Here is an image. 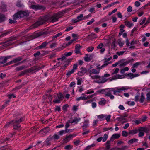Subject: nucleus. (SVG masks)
I'll return each mask as SVG.
<instances>
[{
    "instance_id": "obj_1",
    "label": "nucleus",
    "mask_w": 150,
    "mask_h": 150,
    "mask_svg": "<svg viewBox=\"0 0 150 150\" xmlns=\"http://www.w3.org/2000/svg\"><path fill=\"white\" fill-rule=\"evenodd\" d=\"M61 14L58 13L54 14L51 16H47L45 18H40L38 21L32 25L31 28H37L39 25L44 24L46 21L52 23L58 21V19L61 17Z\"/></svg>"
},
{
    "instance_id": "obj_2",
    "label": "nucleus",
    "mask_w": 150,
    "mask_h": 150,
    "mask_svg": "<svg viewBox=\"0 0 150 150\" xmlns=\"http://www.w3.org/2000/svg\"><path fill=\"white\" fill-rule=\"evenodd\" d=\"M130 89L128 86H123L121 87H116L110 89V91L105 93V96L106 97H109L111 99H113L114 96L111 94V92L113 91V94L115 95L118 94V93H122V91L125 92L126 91Z\"/></svg>"
},
{
    "instance_id": "obj_3",
    "label": "nucleus",
    "mask_w": 150,
    "mask_h": 150,
    "mask_svg": "<svg viewBox=\"0 0 150 150\" xmlns=\"http://www.w3.org/2000/svg\"><path fill=\"white\" fill-rule=\"evenodd\" d=\"M24 120V119L23 117H21L18 120H13L10 122H7L4 126V128H7L10 127V125H12L13 126L14 129H18L20 127L19 123L23 120Z\"/></svg>"
},
{
    "instance_id": "obj_4",
    "label": "nucleus",
    "mask_w": 150,
    "mask_h": 150,
    "mask_svg": "<svg viewBox=\"0 0 150 150\" xmlns=\"http://www.w3.org/2000/svg\"><path fill=\"white\" fill-rule=\"evenodd\" d=\"M29 14V12L28 11H20L13 15V18L14 19H17L24 16H28Z\"/></svg>"
},
{
    "instance_id": "obj_5",
    "label": "nucleus",
    "mask_w": 150,
    "mask_h": 150,
    "mask_svg": "<svg viewBox=\"0 0 150 150\" xmlns=\"http://www.w3.org/2000/svg\"><path fill=\"white\" fill-rule=\"evenodd\" d=\"M89 73V76L92 79H100L101 78L100 76L97 75L99 73V71H97L96 69H93L89 70L88 71Z\"/></svg>"
},
{
    "instance_id": "obj_6",
    "label": "nucleus",
    "mask_w": 150,
    "mask_h": 150,
    "mask_svg": "<svg viewBox=\"0 0 150 150\" xmlns=\"http://www.w3.org/2000/svg\"><path fill=\"white\" fill-rule=\"evenodd\" d=\"M134 61V59L132 58L127 60L123 59H122L119 61V63L120 64V67L125 66L127 64Z\"/></svg>"
},
{
    "instance_id": "obj_7",
    "label": "nucleus",
    "mask_w": 150,
    "mask_h": 150,
    "mask_svg": "<svg viewBox=\"0 0 150 150\" xmlns=\"http://www.w3.org/2000/svg\"><path fill=\"white\" fill-rule=\"evenodd\" d=\"M16 37L14 36H12L8 38L3 43L6 44V45L7 46H9L12 45L13 43L11 42L16 40Z\"/></svg>"
},
{
    "instance_id": "obj_8",
    "label": "nucleus",
    "mask_w": 150,
    "mask_h": 150,
    "mask_svg": "<svg viewBox=\"0 0 150 150\" xmlns=\"http://www.w3.org/2000/svg\"><path fill=\"white\" fill-rule=\"evenodd\" d=\"M30 8L33 9L39 10L43 9L44 10L45 9V8L43 6L40 5H32L30 7Z\"/></svg>"
},
{
    "instance_id": "obj_9",
    "label": "nucleus",
    "mask_w": 150,
    "mask_h": 150,
    "mask_svg": "<svg viewBox=\"0 0 150 150\" xmlns=\"http://www.w3.org/2000/svg\"><path fill=\"white\" fill-rule=\"evenodd\" d=\"M83 14H80L77 17L76 19L73 20V22L74 23H75L83 20H84L83 19Z\"/></svg>"
},
{
    "instance_id": "obj_10",
    "label": "nucleus",
    "mask_w": 150,
    "mask_h": 150,
    "mask_svg": "<svg viewBox=\"0 0 150 150\" xmlns=\"http://www.w3.org/2000/svg\"><path fill=\"white\" fill-rule=\"evenodd\" d=\"M58 99H55L53 100V102L55 103H58L60 102V100H61L63 97V95L60 93L59 94L57 95Z\"/></svg>"
},
{
    "instance_id": "obj_11",
    "label": "nucleus",
    "mask_w": 150,
    "mask_h": 150,
    "mask_svg": "<svg viewBox=\"0 0 150 150\" xmlns=\"http://www.w3.org/2000/svg\"><path fill=\"white\" fill-rule=\"evenodd\" d=\"M82 48V47L79 44H76L75 46V53L76 54H81L80 50Z\"/></svg>"
},
{
    "instance_id": "obj_12",
    "label": "nucleus",
    "mask_w": 150,
    "mask_h": 150,
    "mask_svg": "<svg viewBox=\"0 0 150 150\" xmlns=\"http://www.w3.org/2000/svg\"><path fill=\"white\" fill-rule=\"evenodd\" d=\"M52 140L51 136H49L44 142V145L48 146L51 144V141Z\"/></svg>"
},
{
    "instance_id": "obj_13",
    "label": "nucleus",
    "mask_w": 150,
    "mask_h": 150,
    "mask_svg": "<svg viewBox=\"0 0 150 150\" xmlns=\"http://www.w3.org/2000/svg\"><path fill=\"white\" fill-rule=\"evenodd\" d=\"M87 72V70L85 68L82 67L80 69V71L78 73L79 75L82 76L84 74Z\"/></svg>"
},
{
    "instance_id": "obj_14",
    "label": "nucleus",
    "mask_w": 150,
    "mask_h": 150,
    "mask_svg": "<svg viewBox=\"0 0 150 150\" xmlns=\"http://www.w3.org/2000/svg\"><path fill=\"white\" fill-rule=\"evenodd\" d=\"M48 43L46 41H45L42 42L40 46H38L36 47L37 49H42L45 48L46 46L48 44Z\"/></svg>"
},
{
    "instance_id": "obj_15",
    "label": "nucleus",
    "mask_w": 150,
    "mask_h": 150,
    "mask_svg": "<svg viewBox=\"0 0 150 150\" xmlns=\"http://www.w3.org/2000/svg\"><path fill=\"white\" fill-rule=\"evenodd\" d=\"M112 59V57H110L108 59L107 58H105L103 59V60H104L105 61L104 62V64L103 65L104 67H105L106 66L108 65L110 63L108 62L111 59Z\"/></svg>"
},
{
    "instance_id": "obj_16",
    "label": "nucleus",
    "mask_w": 150,
    "mask_h": 150,
    "mask_svg": "<svg viewBox=\"0 0 150 150\" xmlns=\"http://www.w3.org/2000/svg\"><path fill=\"white\" fill-rule=\"evenodd\" d=\"M107 81V79L103 76H102V80H99L98 81H95L98 83H103Z\"/></svg>"
},
{
    "instance_id": "obj_17",
    "label": "nucleus",
    "mask_w": 150,
    "mask_h": 150,
    "mask_svg": "<svg viewBox=\"0 0 150 150\" xmlns=\"http://www.w3.org/2000/svg\"><path fill=\"white\" fill-rule=\"evenodd\" d=\"M84 60L86 62H89L90 61L92 58L91 55L89 56L87 54H86L84 57Z\"/></svg>"
},
{
    "instance_id": "obj_18",
    "label": "nucleus",
    "mask_w": 150,
    "mask_h": 150,
    "mask_svg": "<svg viewBox=\"0 0 150 150\" xmlns=\"http://www.w3.org/2000/svg\"><path fill=\"white\" fill-rule=\"evenodd\" d=\"M138 140L137 139L133 138L132 139L128 142V144L129 145L132 144L134 143H135L137 142Z\"/></svg>"
},
{
    "instance_id": "obj_19",
    "label": "nucleus",
    "mask_w": 150,
    "mask_h": 150,
    "mask_svg": "<svg viewBox=\"0 0 150 150\" xmlns=\"http://www.w3.org/2000/svg\"><path fill=\"white\" fill-rule=\"evenodd\" d=\"M73 135L70 134L69 135H67L65 139H64V141L66 142L69 141L73 138Z\"/></svg>"
},
{
    "instance_id": "obj_20",
    "label": "nucleus",
    "mask_w": 150,
    "mask_h": 150,
    "mask_svg": "<svg viewBox=\"0 0 150 150\" xmlns=\"http://www.w3.org/2000/svg\"><path fill=\"white\" fill-rule=\"evenodd\" d=\"M120 137V135L118 134H114L112 136L111 139H118Z\"/></svg>"
},
{
    "instance_id": "obj_21",
    "label": "nucleus",
    "mask_w": 150,
    "mask_h": 150,
    "mask_svg": "<svg viewBox=\"0 0 150 150\" xmlns=\"http://www.w3.org/2000/svg\"><path fill=\"white\" fill-rule=\"evenodd\" d=\"M22 56L18 57L13 60V63H16L19 62L23 59Z\"/></svg>"
},
{
    "instance_id": "obj_22",
    "label": "nucleus",
    "mask_w": 150,
    "mask_h": 150,
    "mask_svg": "<svg viewBox=\"0 0 150 150\" xmlns=\"http://www.w3.org/2000/svg\"><path fill=\"white\" fill-rule=\"evenodd\" d=\"M42 67L40 66L34 67H31L30 69V71H33L34 70L38 71L40 70Z\"/></svg>"
},
{
    "instance_id": "obj_23",
    "label": "nucleus",
    "mask_w": 150,
    "mask_h": 150,
    "mask_svg": "<svg viewBox=\"0 0 150 150\" xmlns=\"http://www.w3.org/2000/svg\"><path fill=\"white\" fill-rule=\"evenodd\" d=\"M3 60L0 61V64H4L7 61V60L4 57V56H1L0 57V60Z\"/></svg>"
},
{
    "instance_id": "obj_24",
    "label": "nucleus",
    "mask_w": 150,
    "mask_h": 150,
    "mask_svg": "<svg viewBox=\"0 0 150 150\" xmlns=\"http://www.w3.org/2000/svg\"><path fill=\"white\" fill-rule=\"evenodd\" d=\"M106 103V100L104 98H102L101 100L99 102V104L101 105H104Z\"/></svg>"
},
{
    "instance_id": "obj_25",
    "label": "nucleus",
    "mask_w": 150,
    "mask_h": 150,
    "mask_svg": "<svg viewBox=\"0 0 150 150\" xmlns=\"http://www.w3.org/2000/svg\"><path fill=\"white\" fill-rule=\"evenodd\" d=\"M30 71V69H28L27 70H25L21 72V73L20 74L19 76H23L24 75V74H25L29 72Z\"/></svg>"
},
{
    "instance_id": "obj_26",
    "label": "nucleus",
    "mask_w": 150,
    "mask_h": 150,
    "mask_svg": "<svg viewBox=\"0 0 150 150\" xmlns=\"http://www.w3.org/2000/svg\"><path fill=\"white\" fill-rule=\"evenodd\" d=\"M143 147L141 148H138L137 150H144L148 148V146L146 143L143 144Z\"/></svg>"
},
{
    "instance_id": "obj_27",
    "label": "nucleus",
    "mask_w": 150,
    "mask_h": 150,
    "mask_svg": "<svg viewBox=\"0 0 150 150\" xmlns=\"http://www.w3.org/2000/svg\"><path fill=\"white\" fill-rule=\"evenodd\" d=\"M145 100V98L144 96L143 93H142L141 95L139 101L141 103H143Z\"/></svg>"
},
{
    "instance_id": "obj_28",
    "label": "nucleus",
    "mask_w": 150,
    "mask_h": 150,
    "mask_svg": "<svg viewBox=\"0 0 150 150\" xmlns=\"http://www.w3.org/2000/svg\"><path fill=\"white\" fill-rule=\"evenodd\" d=\"M125 23V25L129 28H130L134 25L133 23L130 21H126Z\"/></svg>"
},
{
    "instance_id": "obj_29",
    "label": "nucleus",
    "mask_w": 150,
    "mask_h": 150,
    "mask_svg": "<svg viewBox=\"0 0 150 150\" xmlns=\"http://www.w3.org/2000/svg\"><path fill=\"white\" fill-rule=\"evenodd\" d=\"M138 130L137 129L132 130L129 131V134L134 135L138 132Z\"/></svg>"
},
{
    "instance_id": "obj_30",
    "label": "nucleus",
    "mask_w": 150,
    "mask_h": 150,
    "mask_svg": "<svg viewBox=\"0 0 150 150\" xmlns=\"http://www.w3.org/2000/svg\"><path fill=\"white\" fill-rule=\"evenodd\" d=\"M81 120V118L79 117H74L73 120V123L74 122L75 124H77L78 122Z\"/></svg>"
},
{
    "instance_id": "obj_31",
    "label": "nucleus",
    "mask_w": 150,
    "mask_h": 150,
    "mask_svg": "<svg viewBox=\"0 0 150 150\" xmlns=\"http://www.w3.org/2000/svg\"><path fill=\"white\" fill-rule=\"evenodd\" d=\"M25 67V66L23 65L16 68V71H19L24 69Z\"/></svg>"
},
{
    "instance_id": "obj_32",
    "label": "nucleus",
    "mask_w": 150,
    "mask_h": 150,
    "mask_svg": "<svg viewBox=\"0 0 150 150\" xmlns=\"http://www.w3.org/2000/svg\"><path fill=\"white\" fill-rule=\"evenodd\" d=\"M69 132V131H66V130H62L59 131L58 132L59 135L60 136L62 135L63 134L67 133Z\"/></svg>"
},
{
    "instance_id": "obj_33",
    "label": "nucleus",
    "mask_w": 150,
    "mask_h": 150,
    "mask_svg": "<svg viewBox=\"0 0 150 150\" xmlns=\"http://www.w3.org/2000/svg\"><path fill=\"white\" fill-rule=\"evenodd\" d=\"M76 100L77 101H79L81 100H87V98H86V97L84 96H81L80 97L76 98Z\"/></svg>"
},
{
    "instance_id": "obj_34",
    "label": "nucleus",
    "mask_w": 150,
    "mask_h": 150,
    "mask_svg": "<svg viewBox=\"0 0 150 150\" xmlns=\"http://www.w3.org/2000/svg\"><path fill=\"white\" fill-rule=\"evenodd\" d=\"M98 117L100 121H102L105 120V115L103 114H101L98 116Z\"/></svg>"
},
{
    "instance_id": "obj_35",
    "label": "nucleus",
    "mask_w": 150,
    "mask_h": 150,
    "mask_svg": "<svg viewBox=\"0 0 150 150\" xmlns=\"http://www.w3.org/2000/svg\"><path fill=\"white\" fill-rule=\"evenodd\" d=\"M123 77L124 76L123 75L116 74L114 76V79H122Z\"/></svg>"
},
{
    "instance_id": "obj_36",
    "label": "nucleus",
    "mask_w": 150,
    "mask_h": 150,
    "mask_svg": "<svg viewBox=\"0 0 150 150\" xmlns=\"http://www.w3.org/2000/svg\"><path fill=\"white\" fill-rule=\"evenodd\" d=\"M52 139H54L55 140H57L59 139L60 137L59 135L54 134L53 136H51Z\"/></svg>"
},
{
    "instance_id": "obj_37",
    "label": "nucleus",
    "mask_w": 150,
    "mask_h": 150,
    "mask_svg": "<svg viewBox=\"0 0 150 150\" xmlns=\"http://www.w3.org/2000/svg\"><path fill=\"white\" fill-rule=\"evenodd\" d=\"M62 34V33L61 32H60L58 34L55 35L52 37V40H54L55 38H57L59 36H61Z\"/></svg>"
},
{
    "instance_id": "obj_38",
    "label": "nucleus",
    "mask_w": 150,
    "mask_h": 150,
    "mask_svg": "<svg viewBox=\"0 0 150 150\" xmlns=\"http://www.w3.org/2000/svg\"><path fill=\"white\" fill-rule=\"evenodd\" d=\"M5 17L2 14L0 15V22H2L5 20Z\"/></svg>"
},
{
    "instance_id": "obj_39",
    "label": "nucleus",
    "mask_w": 150,
    "mask_h": 150,
    "mask_svg": "<svg viewBox=\"0 0 150 150\" xmlns=\"http://www.w3.org/2000/svg\"><path fill=\"white\" fill-rule=\"evenodd\" d=\"M110 141H108L106 142V149H109L110 148Z\"/></svg>"
},
{
    "instance_id": "obj_40",
    "label": "nucleus",
    "mask_w": 150,
    "mask_h": 150,
    "mask_svg": "<svg viewBox=\"0 0 150 150\" xmlns=\"http://www.w3.org/2000/svg\"><path fill=\"white\" fill-rule=\"evenodd\" d=\"M76 79L77 80V84L78 85H81L82 82V79L77 78Z\"/></svg>"
},
{
    "instance_id": "obj_41",
    "label": "nucleus",
    "mask_w": 150,
    "mask_h": 150,
    "mask_svg": "<svg viewBox=\"0 0 150 150\" xmlns=\"http://www.w3.org/2000/svg\"><path fill=\"white\" fill-rule=\"evenodd\" d=\"M141 64V63L139 62H136L133 64L132 67L133 68H136L138 66L140 65Z\"/></svg>"
},
{
    "instance_id": "obj_42",
    "label": "nucleus",
    "mask_w": 150,
    "mask_h": 150,
    "mask_svg": "<svg viewBox=\"0 0 150 150\" xmlns=\"http://www.w3.org/2000/svg\"><path fill=\"white\" fill-rule=\"evenodd\" d=\"M78 69V64H75L73 65V68L72 69V70L74 71V72L75 71V70L77 69Z\"/></svg>"
},
{
    "instance_id": "obj_43",
    "label": "nucleus",
    "mask_w": 150,
    "mask_h": 150,
    "mask_svg": "<svg viewBox=\"0 0 150 150\" xmlns=\"http://www.w3.org/2000/svg\"><path fill=\"white\" fill-rule=\"evenodd\" d=\"M74 72L71 69V71H68L67 74L66 75L67 76H70Z\"/></svg>"
},
{
    "instance_id": "obj_44",
    "label": "nucleus",
    "mask_w": 150,
    "mask_h": 150,
    "mask_svg": "<svg viewBox=\"0 0 150 150\" xmlns=\"http://www.w3.org/2000/svg\"><path fill=\"white\" fill-rule=\"evenodd\" d=\"M89 36L91 37L92 39L95 38L97 37L96 35L93 33H91Z\"/></svg>"
},
{
    "instance_id": "obj_45",
    "label": "nucleus",
    "mask_w": 150,
    "mask_h": 150,
    "mask_svg": "<svg viewBox=\"0 0 150 150\" xmlns=\"http://www.w3.org/2000/svg\"><path fill=\"white\" fill-rule=\"evenodd\" d=\"M111 117V115H108L107 116L105 115V120H106L107 122H108L110 121Z\"/></svg>"
},
{
    "instance_id": "obj_46",
    "label": "nucleus",
    "mask_w": 150,
    "mask_h": 150,
    "mask_svg": "<svg viewBox=\"0 0 150 150\" xmlns=\"http://www.w3.org/2000/svg\"><path fill=\"white\" fill-rule=\"evenodd\" d=\"M108 138V135L106 134H104L103 137V139H102L103 141V142L107 140Z\"/></svg>"
},
{
    "instance_id": "obj_47",
    "label": "nucleus",
    "mask_w": 150,
    "mask_h": 150,
    "mask_svg": "<svg viewBox=\"0 0 150 150\" xmlns=\"http://www.w3.org/2000/svg\"><path fill=\"white\" fill-rule=\"evenodd\" d=\"M94 91H93L92 89H89L86 91V94H89L93 93H94Z\"/></svg>"
},
{
    "instance_id": "obj_48",
    "label": "nucleus",
    "mask_w": 150,
    "mask_h": 150,
    "mask_svg": "<svg viewBox=\"0 0 150 150\" xmlns=\"http://www.w3.org/2000/svg\"><path fill=\"white\" fill-rule=\"evenodd\" d=\"M95 146V144H92L88 146H87L86 149V150H88L91 149V147H94Z\"/></svg>"
},
{
    "instance_id": "obj_49",
    "label": "nucleus",
    "mask_w": 150,
    "mask_h": 150,
    "mask_svg": "<svg viewBox=\"0 0 150 150\" xmlns=\"http://www.w3.org/2000/svg\"><path fill=\"white\" fill-rule=\"evenodd\" d=\"M122 135L123 137H127L128 135V133L126 131H123L122 132Z\"/></svg>"
},
{
    "instance_id": "obj_50",
    "label": "nucleus",
    "mask_w": 150,
    "mask_h": 150,
    "mask_svg": "<svg viewBox=\"0 0 150 150\" xmlns=\"http://www.w3.org/2000/svg\"><path fill=\"white\" fill-rule=\"evenodd\" d=\"M147 118V117L146 115L143 116L142 117V119L141 120L142 122L145 121L146 120Z\"/></svg>"
},
{
    "instance_id": "obj_51",
    "label": "nucleus",
    "mask_w": 150,
    "mask_h": 150,
    "mask_svg": "<svg viewBox=\"0 0 150 150\" xmlns=\"http://www.w3.org/2000/svg\"><path fill=\"white\" fill-rule=\"evenodd\" d=\"M13 19V20L10 19L9 20V23L11 24H12V23H16L17 21H16V19Z\"/></svg>"
},
{
    "instance_id": "obj_52",
    "label": "nucleus",
    "mask_w": 150,
    "mask_h": 150,
    "mask_svg": "<svg viewBox=\"0 0 150 150\" xmlns=\"http://www.w3.org/2000/svg\"><path fill=\"white\" fill-rule=\"evenodd\" d=\"M94 48L93 47H88L87 49L86 50L89 52H91L93 50Z\"/></svg>"
},
{
    "instance_id": "obj_53",
    "label": "nucleus",
    "mask_w": 150,
    "mask_h": 150,
    "mask_svg": "<svg viewBox=\"0 0 150 150\" xmlns=\"http://www.w3.org/2000/svg\"><path fill=\"white\" fill-rule=\"evenodd\" d=\"M72 146L70 145H67L65 146L64 149H72Z\"/></svg>"
},
{
    "instance_id": "obj_54",
    "label": "nucleus",
    "mask_w": 150,
    "mask_h": 150,
    "mask_svg": "<svg viewBox=\"0 0 150 150\" xmlns=\"http://www.w3.org/2000/svg\"><path fill=\"white\" fill-rule=\"evenodd\" d=\"M127 104L129 105L133 106L135 105V103L134 101H128L127 102Z\"/></svg>"
},
{
    "instance_id": "obj_55",
    "label": "nucleus",
    "mask_w": 150,
    "mask_h": 150,
    "mask_svg": "<svg viewBox=\"0 0 150 150\" xmlns=\"http://www.w3.org/2000/svg\"><path fill=\"white\" fill-rule=\"evenodd\" d=\"M127 75L129 76L131 79H132L133 78H134V74L131 73H129Z\"/></svg>"
},
{
    "instance_id": "obj_56",
    "label": "nucleus",
    "mask_w": 150,
    "mask_h": 150,
    "mask_svg": "<svg viewBox=\"0 0 150 150\" xmlns=\"http://www.w3.org/2000/svg\"><path fill=\"white\" fill-rule=\"evenodd\" d=\"M125 52V51H119V52H117L116 53V54L119 56L120 55H122L124 52Z\"/></svg>"
},
{
    "instance_id": "obj_57",
    "label": "nucleus",
    "mask_w": 150,
    "mask_h": 150,
    "mask_svg": "<svg viewBox=\"0 0 150 150\" xmlns=\"http://www.w3.org/2000/svg\"><path fill=\"white\" fill-rule=\"evenodd\" d=\"M68 107V105L67 104L64 105L62 107V109L64 111H67V108Z\"/></svg>"
},
{
    "instance_id": "obj_58",
    "label": "nucleus",
    "mask_w": 150,
    "mask_h": 150,
    "mask_svg": "<svg viewBox=\"0 0 150 150\" xmlns=\"http://www.w3.org/2000/svg\"><path fill=\"white\" fill-rule=\"evenodd\" d=\"M9 32L8 31L5 33H3L0 35V37H3L4 36L8 34L9 33Z\"/></svg>"
},
{
    "instance_id": "obj_59",
    "label": "nucleus",
    "mask_w": 150,
    "mask_h": 150,
    "mask_svg": "<svg viewBox=\"0 0 150 150\" xmlns=\"http://www.w3.org/2000/svg\"><path fill=\"white\" fill-rule=\"evenodd\" d=\"M49 130H47V128H45L42 129L40 131V132L42 133V132L45 133H47L48 132Z\"/></svg>"
},
{
    "instance_id": "obj_60",
    "label": "nucleus",
    "mask_w": 150,
    "mask_h": 150,
    "mask_svg": "<svg viewBox=\"0 0 150 150\" xmlns=\"http://www.w3.org/2000/svg\"><path fill=\"white\" fill-rule=\"evenodd\" d=\"M119 69L118 68H117L115 69V70H114L112 74V75H113L114 74H116L119 71Z\"/></svg>"
},
{
    "instance_id": "obj_61",
    "label": "nucleus",
    "mask_w": 150,
    "mask_h": 150,
    "mask_svg": "<svg viewBox=\"0 0 150 150\" xmlns=\"http://www.w3.org/2000/svg\"><path fill=\"white\" fill-rule=\"evenodd\" d=\"M95 21V20L94 18H92L91 21L88 22L87 23V25H89L91 24L92 23L94 22Z\"/></svg>"
},
{
    "instance_id": "obj_62",
    "label": "nucleus",
    "mask_w": 150,
    "mask_h": 150,
    "mask_svg": "<svg viewBox=\"0 0 150 150\" xmlns=\"http://www.w3.org/2000/svg\"><path fill=\"white\" fill-rule=\"evenodd\" d=\"M103 46V43H101L97 47V49H101L102 48Z\"/></svg>"
},
{
    "instance_id": "obj_63",
    "label": "nucleus",
    "mask_w": 150,
    "mask_h": 150,
    "mask_svg": "<svg viewBox=\"0 0 150 150\" xmlns=\"http://www.w3.org/2000/svg\"><path fill=\"white\" fill-rule=\"evenodd\" d=\"M146 100L147 101H150V92H149L146 94Z\"/></svg>"
},
{
    "instance_id": "obj_64",
    "label": "nucleus",
    "mask_w": 150,
    "mask_h": 150,
    "mask_svg": "<svg viewBox=\"0 0 150 150\" xmlns=\"http://www.w3.org/2000/svg\"><path fill=\"white\" fill-rule=\"evenodd\" d=\"M16 6L18 7H22L23 6V4L21 3L20 1L18 2L16 4Z\"/></svg>"
}]
</instances>
